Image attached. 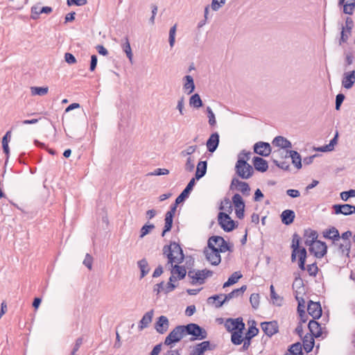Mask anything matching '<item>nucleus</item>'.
<instances>
[{
    "instance_id": "nucleus-3",
    "label": "nucleus",
    "mask_w": 355,
    "mask_h": 355,
    "mask_svg": "<svg viewBox=\"0 0 355 355\" xmlns=\"http://www.w3.org/2000/svg\"><path fill=\"white\" fill-rule=\"evenodd\" d=\"M213 274L214 272L208 269L189 270L187 272V276L190 279V284L194 286L205 284L206 279L211 277Z\"/></svg>"
},
{
    "instance_id": "nucleus-25",
    "label": "nucleus",
    "mask_w": 355,
    "mask_h": 355,
    "mask_svg": "<svg viewBox=\"0 0 355 355\" xmlns=\"http://www.w3.org/2000/svg\"><path fill=\"white\" fill-rule=\"evenodd\" d=\"M323 236L326 239L332 240L334 244H336V241H338L340 239L338 230L334 227H332L330 229L325 230L323 232Z\"/></svg>"
},
{
    "instance_id": "nucleus-30",
    "label": "nucleus",
    "mask_w": 355,
    "mask_h": 355,
    "mask_svg": "<svg viewBox=\"0 0 355 355\" xmlns=\"http://www.w3.org/2000/svg\"><path fill=\"white\" fill-rule=\"evenodd\" d=\"M207 166V163L206 161H200L198 162L195 174V179L200 180L206 174Z\"/></svg>"
},
{
    "instance_id": "nucleus-18",
    "label": "nucleus",
    "mask_w": 355,
    "mask_h": 355,
    "mask_svg": "<svg viewBox=\"0 0 355 355\" xmlns=\"http://www.w3.org/2000/svg\"><path fill=\"white\" fill-rule=\"evenodd\" d=\"M196 181L195 178H192L185 189L182 191V193L177 197L175 199L176 204H180L183 202L187 198H188L191 191L193 190V188L195 185Z\"/></svg>"
},
{
    "instance_id": "nucleus-23",
    "label": "nucleus",
    "mask_w": 355,
    "mask_h": 355,
    "mask_svg": "<svg viewBox=\"0 0 355 355\" xmlns=\"http://www.w3.org/2000/svg\"><path fill=\"white\" fill-rule=\"evenodd\" d=\"M252 162L254 168L258 171L266 172L268 168L267 161L260 157H254Z\"/></svg>"
},
{
    "instance_id": "nucleus-62",
    "label": "nucleus",
    "mask_w": 355,
    "mask_h": 355,
    "mask_svg": "<svg viewBox=\"0 0 355 355\" xmlns=\"http://www.w3.org/2000/svg\"><path fill=\"white\" fill-rule=\"evenodd\" d=\"M270 297H271V299L274 300V303H277V304H279V303L278 302V300L281 301V299H280L279 296L275 293V288H274L273 285H271L270 286Z\"/></svg>"
},
{
    "instance_id": "nucleus-55",
    "label": "nucleus",
    "mask_w": 355,
    "mask_h": 355,
    "mask_svg": "<svg viewBox=\"0 0 355 355\" xmlns=\"http://www.w3.org/2000/svg\"><path fill=\"white\" fill-rule=\"evenodd\" d=\"M197 149V146H190L187 147L185 150L181 151L180 155L182 157L191 156Z\"/></svg>"
},
{
    "instance_id": "nucleus-26",
    "label": "nucleus",
    "mask_w": 355,
    "mask_h": 355,
    "mask_svg": "<svg viewBox=\"0 0 355 355\" xmlns=\"http://www.w3.org/2000/svg\"><path fill=\"white\" fill-rule=\"evenodd\" d=\"M272 144L284 149L292 147L291 142L282 136L276 137L272 141Z\"/></svg>"
},
{
    "instance_id": "nucleus-32",
    "label": "nucleus",
    "mask_w": 355,
    "mask_h": 355,
    "mask_svg": "<svg viewBox=\"0 0 355 355\" xmlns=\"http://www.w3.org/2000/svg\"><path fill=\"white\" fill-rule=\"evenodd\" d=\"M138 267L140 269V278H144L150 271L148 263L146 259H142L137 262Z\"/></svg>"
},
{
    "instance_id": "nucleus-36",
    "label": "nucleus",
    "mask_w": 355,
    "mask_h": 355,
    "mask_svg": "<svg viewBox=\"0 0 355 355\" xmlns=\"http://www.w3.org/2000/svg\"><path fill=\"white\" fill-rule=\"evenodd\" d=\"M185 83L184 84V89L188 90V94L192 93L195 89V85L193 78L191 76L187 75L184 76Z\"/></svg>"
},
{
    "instance_id": "nucleus-51",
    "label": "nucleus",
    "mask_w": 355,
    "mask_h": 355,
    "mask_svg": "<svg viewBox=\"0 0 355 355\" xmlns=\"http://www.w3.org/2000/svg\"><path fill=\"white\" fill-rule=\"evenodd\" d=\"M340 198L344 201H347L349 198L355 197V190L350 189L347 191H343L340 194Z\"/></svg>"
},
{
    "instance_id": "nucleus-33",
    "label": "nucleus",
    "mask_w": 355,
    "mask_h": 355,
    "mask_svg": "<svg viewBox=\"0 0 355 355\" xmlns=\"http://www.w3.org/2000/svg\"><path fill=\"white\" fill-rule=\"evenodd\" d=\"M290 157L292 159V163L294 166L300 169L302 168V158L300 155L295 150H290L289 151Z\"/></svg>"
},
{
    "instance_id": "nucleus-60",
    "label": "nucleus",
    "mask_w": 355,
    "mask_h": 355,
    "mask_svg": "<svg viewBox=\"0 0 355 355\" xmlns=\"http://www.w3.org/2000/svg\"><path fill=\"white\" fill-rule=\"evenodd\" d=\"M169 171L166 168H156L153 172L150 173L149 175H168Z\"/></svg>"
},
{
    "instance_id": "nucleus-29",
    "label": "nucleus",
    "mask_w": 355,
    "mask_h": 355,
    "mask_svg": "<svg viewBox=\"0 0 355 355\" xmlns=\"http://www.w3.org/2000/svg\"><path fill=\"white\" fill-rule=\"evenodd\" d=\"M153 315V311L151 310L150 311H148L146 313L141 320L139 322V329H144V328H146L148 324L152 322Z\"/></svg>"
},
{
    "instance_id": "nucleus-53",
    "label": "nucleus",
    "mask_w": 355,
    "mask_h": 355,
    "mask_svg": "<svg viewBox=\"0 0 355 355\" xmlns=\"http://www.w3.org/2000/svg\"><path fill=\"white\" fill-rule=\"evenodd\" d=\"M223 297H224L223 294L215 295L211 297H209L207 299V302L209 304L212 303V304H214L215 305L218 304H220V302H221L223 301V300H222Z\"/></svg>"
},
{
    "instance_id": "nucleus-31",
    "label": "nucleus",
    "mask_w": 355,
    "mask_h": 355,
    "mask_svg": "<svg viewBox=\"0 0 355 355\" xmlns=\"http://www.w3.org/2000/svg\"><path fill=\"white\" fill-rule=\"evenodd\" d=\"M303 347L304 350L309 353L310 352L314 346L313 336L311 335L306 334L303 338Z\"/></svg>"
},
{
    "instance_id": "nucleus-16",
    "label": "nucleus",
    "mask_w": 355,
    "mask_h": 355,
    "mask_svg": "<svg viewBox=\"0 0 355 355\" xmlns=\"http://www.w3.org/2000/svg\"><path fill=\"white\" fill-rule=\"evenodd\" d=\"M178 264L179 263L173 265V263H169V265L166 264V267L168 268L171 274L175 275L177 279L180 280L184 279L187 275V270L184 266H179Z\"/></svg>"
},
{
    "instance_id": "nucleus-48",
    "label": "nucleus",
    "mask_w": 355,
    "mask_h": 355,
    "mask_svg": "<svg viewBox=\"0 0 355 355\" xmlns=\"http://www.w3.org/2000/svg\"><path fill=\"white\" fill-rule=\"evenodd\" d=\"M258 333L259 329L256 327L252 325L248 328V330L245 334V338L251 340L253 337L257 336Z\"/></svg>"
},
{
    "instance_id": "nucleus-57",
    "label": "nucleus",
    "mask_w": 355,
    "mask_h": 355,
    "mask_svg": "<svg viewBox=\"0 0 355 355\" xmlns=\"http://www.w3.org/2000/svg\"><path fill=\"white\" fill-rule=\"evenodd\" d=\"M300 237L298 236V234H294L293 236L292 245H291L292 249H295V250L300 249Z\"/></svg>"
},
{
    "instance_id": "nucleus-63",
    "label": "nucleus",
    "mask_w": 355,
    "mask_h": 355,
    "mask_svg": "<svg viewBox=\"0 0 355 355\" xmlns=\"http://www.w3.org/2000/svg\"><path fill=\"white\" fill-rule=\"evenodd\" d=\"M342 27L347 29L348 31H352L354 27V21L351 17H347L345 25H342Z\"/></svg>"
},
{
    "instance_id": "nucleus-38",
    "label": "nucleus",
    "mask_w": 355,
    "mask_h": 355,
    "mask_svg": "<svg viewBox=\"0 0 355 355\" xmlns=\"http://www.w3.org/2000/svg\"><path fill=\"white\" fill-rule=\"evenodd\" d=\"M243 330L235 331L232 333L231 341L233 344L239 345H241L243 340L242 338Z\"/></svg>"
},
{
    "instance_id": "nucleus-43",
    "label": "nucleus",
    "mask_w": 355,
    "mask_h": 355,
    "mask_svg": "<svg viewBox=\"0 0 355 355\" xmlns=\"http://www.w3.org/2000/svg\"><path fill=\"white\" fill-rule=\"evenodd\" d=\"M32 95L44 96L48 93L47 87H32L31 88Z\"/></svg>"
},
{
    "instance_id": "nucleus-42",
    "label": "nucleus",
    "mask_w": 355,
    "mask_h": 355,
    "mask_svg": "<svg viewBox=\"0 0 355 355\" xmlns=\"http://www.w3.org/2000/svg\"><path fill=\"white\" fill-rule=\"evenodd\" d=\"M289 353L292 355H302V346L300 343L293 344L289 349Z\"/></svg>"
},
{
    "instance_id": "nucleus-13",
    "label": "nucleus",
    "mask_w": 355,
    "mask_h": 355,
    "mask_svg": "<svg viewBox=\"0 0 355 355\" xmlns=\"http://www.w3.org/2000/svg\"><path fill=\"white\" fill-rule=\"evenodd\" d=\"M168 327L169 321L166 316L161 315L157 318V320L155 323V329L157 333L164 334L168 331Z\"/></svg>"
},
{
    "instance_id": "nucleus-34",
    "label": "nucleus",
    "mask_w": 355,
    "mask_h": 355,
    "mask_svg": "<svg viewBox=\"0 0 355 355\" xmlns=\"http://www.w3.org/2000/svg\"><path fill=\"white\" fill-rule=\"evenodd\" d=\"M242 274L239 271L234 272L228 278L227 281L224 283L223 288H226L236 284L242 277Z\"/></svg>"
},
{
    "instance_id": "nucleus-41",
    "label": "nucleus",
    "mask_w": 355,
    "mask_h": 355,
    "mask_svg": "<svg viewBox=\"0 0 355 355\" xmlns=\"http://www.w3.org/2000/svg\"><path fill=\"white\" fill-rule=\"evenodd\" d=\"M232 202L235 207V209L245 208V202L239 193H235L232 197Z\"/></svg>"
},
{
    "instance_id": "nucleus-1",
    "label": "nucleus",
    "mask_w": 355,
    "mask_h": 355,
    "mask_svg": "<svg viewBox=\"0 0 355 355\" xmlns=\"http://www.w3.org/2000/svg\"><path fill=\"white\" fill-rule=\"evenodd\" d=\"M250 152L242 150L239 155L238 160L235 165L236 173L242 179L248 180L254 173L252 166L247 162L250 159Z\"/></svg>"
},
{
    "instance_id": "nucleus-11",
    "label": "nucleus",
    "mask_w": 355,
    "mask_h": 355,
    "mask_svg": "<svg viewBox=\"0 0 355 355\" xmlns=\"http://www.w3.org/2000/svg\"><path fill=\"white\" fill-rule=\"evenodd\" d=\"M247 286L243 285L241 288L233 290L228 294L224 295V298L223 301L220 302L218 304H216V308L221 307L226 302H228L232 298L237 297L240 295H242L243 293L246 291Z\"/></svg>"
},
{
    "instance_id": "nucleus-7",
    "label": "nucleus",
    "mask_w": 355,
    "mask_h": 355,
    "mask_svg": "<svg viewBox=\"0 0 355 355\" xmlns=\"http://www.w3.org/2000/svg\"><path fill=\"white\" fill-rule=\"evenodd\" d=\"M216 246L207 245L204 250L206 259L213 266H218L221 261V257Z\"/></svg>"
},
{
    "instance_id": "nucleus-40",
    "label": "nucleus",
    "mask_w": 355,
    "mask_h": 355,
    "mask_svg": "<svg viewBox=\"0 0 355 355\" xmlns=\"http://www.w3.org/2000/svg\"><path fill=\"white\" fill-rule=\"evenodd\" d=\"M173 217L171 216V214H168V215L165 214V218H164L165 224H164V227L163 232L162 233V236H164L166 232H169L171 230L172 225H173Z\"/></svg>"
},
{
    "instance_id": "nucleus-24",
    "label": "nucleus",
    "mask_w": 355,
    "mask_h": 355,
    "mask_svg": "<svg viewBox=\"0 0 355 355\" xmlns=\"http://www.w3.org/2000/svg\"><path fill=\"white\" fill-rule=\"evenodd\" d=\"M334 214L336 215L343 214L345 216H349L352 214L351 205L343 204V205H333Z\"/></svg>"
},
{
    "instance_id": "nucleus-47",
    "label": "nucleus",
    "mask_w": 355,
    "mask_h": 355,
    "mask_svg": "<svg viewBox=\"0 0 355 355\" xmlns=\"http://www.w3.org/2000/svg\"><path fill=\"white\" fill-rule=\"evenodd\" d=\"M344 55H345V67L351 65L354 60H355V58H354V53L353 52H351V51H345L344 53Z\"/></svg>"
},
{
    "instance_id": "nucleus-28",
    "label": "nucleus",
    "mask_w": 355,
    "mask_h": 355,
    "mask_svg": "<svg viewBox=\"0 0 355 355\" xmlns=\"http://www.w3.org/2000/svg\"><path fill=\"white\" fill-rule=\"evenodd\" d=\"M304 237L306 238L304 244L308 246L318 241V233L314 230H306L304 232Z\"/></svg>"
},
{
    "instance_id": "nucleus-64",
    "label": "nucleus",
    "mask_w": 355,
    "mask_h": 355,
    "mask_svg": "<svg viewBox=\"0 0 355 355\" xmlns=\"http://www.w3.org/2000/svg\"><path fill=\"white\" fill-rule=\"evenodd\" d=\"M64 60L69 64H75L76 62L75 56L70 53H66L64 54Z\"/></svg>"
},
{
    "instance_id": "nucleus-35",
    "label": "nucleus",
    "mask_w": 355,
    "mask_h": 355,
    "mask_svg": "<svg viewBox=\"0 0 355 355\" xmlns=\"http://www.w3.org/2000/svg\"><path fill=\"white\" fill-rule=\"evenodd\" d=\"M123 51L125 53L130 62H132L133 54L130 47V44L128 37H125L123 40V42L121 44Z\"/></svg>"
},
{
    "instance_id": "nucleus-45",
    "label": "nucleus",
    "mask_w": 355,
    "mask_h": 355,
    "mask_svg": "<svg viewBox=\"0 0 355 355\" xmlns=\"http://www.w3.org/2000/svg\"><path fill=\"white\" fill-rule=\"evenodd\" d=\"M195 168V158L193 157L189 156L187 159V162L184 165L185 171L188 172L193 171Z\"/></svg>"
},
{
    "instance_id": "nucleus-37",
    "label": "nucleus",
    "mask_w": 355,
    "mask_h": 355,
    "mask_svg": "<svg viewBox=\"0 0 355 355\" xmlns=\"http://www.w3.org/2000/svg\"><path fill=\"white\" fill-rule=\"evenodd\" d=\"M351 31H348L346 28L342 27L340 32V37L338 40V44L340 46L343 45L345 43H347L349 37L352 35Z\"/></svg>"
},
{
    "instance_id": "nucleus-44",
    "label": "nucleus",
    "mask_w": 355,
    "mask_h": 355,
    "mask_svg": "<svg viewBox=\"0 0 355 355\" xmlns=\"http://www.w3.org/2000/svg\"><path fill=\"white\" fill-rule=\"evenodd\" d=\"M351 248V242L350 241H345L344 243H340L339 245L338 249L342 253V254H346L349 256Z\"/></svg>"
},
{
    "instance_id": "nucleus-22",
    "label": "nucleus",
    "mask_w": 355,
    "mask_h": 355,
    "mask_svg": "<svg viewBox=\"0 0 355 355\" xmlns=\"http://www.w3.org/2000/svg\"><path fill=\"white\" fill-rule=\"evenodd\" d=\"M310 334L313 337L318 338L322 336V327L320 324L315 321V320H311L309 322L308 324Z\"/></svg>"
},
{
    "instance_id": "nucleus-49",
    "label": "nucleus",
    "mask_w": 355,
    "mask_h": 355,
    "mask_svg": "<svg viewBox=\"0 0 355 355\" xmlns=\"http://www.w3.org/2000/svg\"><path fill=\"white\" fill-rule=\"evenodd\" d=\"M206 112L207 113V116L209 118V124L211 126H214L216 123L215 114L213 112L211 108L210 107H207Z\"/></svg>"
},
{
    "instance_id": "nucleus-14",
    "label": "nucleus",
    "mask_w": 355,
    "mask_h": 355,
    "mask_svg": "<svg viewBox=\"0 0 355 355\" xmlns=\"http://www.w3.org/2000/svg\"><path fill=\"white\" fill-rule=\"evenodd\" d=\"M307 311L313 320L318 319L322 315V308L320 302L309 301L307 305Z\"/></svg>"
},
{
    "instance_id": "nucleus-58",
    "label": "nucleus",
    "mask_w": 355,
    "mask_h": 355,
    "mask_svg": "<svg viewBox=\"0 0 355 355\" xmlns=\"http://www.w3.org/2000/svg\"><path fill=\"white\" fill-rule=\"evenodd\" d=\"M93 258L89 254H87L83 261V264L89 269L92 268Z\"/></svg>"
},
{
    "instance_id": "nucleus-9",
    "label": "nucleus",
    "mask_w": 355,
    "mask_h": 355,
    "mask_svg": "<svg viewBox=\"0 0 355 355\" xmlns=\"http://www.w3.org/2000/svg\"><path fill=\"white\" fill-rule=\"evenodd\" d=\"M309 252L316 257V258H322L323 257L327 251V246L324 242L321 241H316L312 244L309 245Z\"/></svg>"
},
{
    "instance_id": "nucleus-17",
    "label": "nucleus",
    "mask_w": 355,
    "mask_h": 355,
    "mask_svg": "<svg viewBox=\"0 0 355 355\" xmlns=\"http://www.w3.org/2000/svg\"><path fill=\"white\" fill-rule=\"evenodd\" d=\"M355 83V71L352 70L343 73L342 85L347 89H351Z\"/></svg>"
},
{
    "instance_id": "nucleus-20",
    "label": "nucleus",
    "mask_w": 355,
    "mask_h": 355,
    "mask_svg": "<svg viewBox=\"0 0 355 355\" xmlns=\"http://www.w3.org/2000/svg\"><path fill=\"white\" fill-rule=\"evenodd\" d=\"M219 144V135L218 132H214L210 135L207 141V148L209 152L214 153L218 148Z\"/></svg>"
},
{
    "instance_id": "nucleus-2",
    "label": "nucleus",
    "mask_w": 355,
    "mask_h": 355,
    "mask_svg": "<svg viewBox=\"0 0 355 355\" xmlns=\"http://www.w3.org/2000/svg\"><path fill=\"white\" fill-rule=\"evenodd\" d=\"M163 254L168 258L167 265L169 263H181L184 259V255L180 245L175 243H171L169 245L163 248Z\"/></svg>"
},
{
    "instance_id": "nucleus-52",
    "label": "nucleus",
    "mask_w": 355,
    "mask_h": 355,
    "mask_svg": "<svg viewBox=\"0 0 355 355\" xmlns=\"http://www.w3.org/2000/svg\"><path fill=\"white\" fill-rule=\"evenodd\" d=\"M154 228H155V225L153 224L144 225L140 230V237L143 238L144 236L147 235Z\"/></svg>"
},
{
    "instance_id": "nucleus-4",
    "label": "nucleus",
    "mask_w": 355,
    "mask_h": 355,
    "mask_svg": "<svg viewBox=\"0 0 355 355\" xmlns=\"http://www.w3.org/2000/svg\"><path fill=\"white\" fill-rule=\"evenodd\" d=\"M186 335H191L193 338L191 340H203L207 337V331L198 324L195 323H190L184 325Z\"/></svg>"
},
{
    "instance_id": "nucleus-8",
    "label": "nucleus",
    "mask_w": 355,
    "mask_h": 355,
    "mask_svg": "<svg viewBox=\"0 0 355 355\" xmlns=\"http://www.w3.org/2000/svg\"><path fill=\"white\" fill-rule=\"evenodd\" d=\"M218 221V224L225 232H231L236 227L235 222L230 218L229 214L226 213L219 212Z\"/></svg>"
},
{
    "instance_id": "nucleus-46",
    "label": "nucleus",
    "mask_w": 355,
    "mask_h": 355,
    "mask_svg": "<svg viewBox=\"0 0 355 355\" xmlns=\"http://www.w3.org/2000/svg\"><path fill=\"white\" fill-rule=\"evenodd\" d=\"M259 295L258 293H252L250 297V302L253 309H257L259 306Z\"/></svg>"
},
{
    "instance_id": "nucleus-15",
    "label": "nucleus",
    "mask_w": 355,
    "mask_h": 355,
    "mask_svg": "<svg viewBox=\"0 0 355 355\" xmlns=\"http://www.w3.org/2000/svg\"><path fill=\"white\" fill-rule=\"evenodd\" d=\"M254 151L259 155L267 157L271 153V147L268 143L259 141L254 144Z\"/></svg>"
},
{
    "instance_id": "nucleus-39",
    "label": "nucleus",
    "mask_w": 355,
    "mask_h": 355,
    "mask_svg": "<svg viewBox=\"0 0 355 355\" xmlns=\"http://www.w3.org/2000/svg\"><path fill=\"white\" fill-rule=\"evenodd\" d=\"M189 104L195 108H199L202 106V101L198 94H194L191 96Z\"/></svg>"
},
{
    "instance_id": "nucleus-27",
    "label": "nucleus",
    "mask_w": 355,
    "mask_h": 355,
    "mask_svg": "<svg viewBox=\"0 0 355 355\" xmlns=\"http://www.w3.org/2000/svg\"><path fill=\"white\" fill-rule=\"evenodd\" d=\"M295 216V212L293 210L286 209L283 211L281 214L282 222L284 224L288 225L293 222Z\"/></svg>"
},
{
    "instance_id": "nucleus-21",
    "label": "nucleus",
    "mask_w": 355,
    "mask_h": 355,
    "mask_svg": "<svg viewBox=\"0 0 355 355\" xmlns=\"http://www.w3.org/2000/svg\"><path fill=\"white\" fill-rule=\"evenodd\" d=\"M212 348L210 347V342L209 341H203L199 344H197L193 349L192 350L191 354V355H203L204 353L207 350H211Z\"/></svg>"
},
{
    "instance_id": "nucleus-6",
    "label": "nucleus",
    "mask_w": 355,
    "mask_h": 355,
    "mask_svg": "<svg viewBox=\"0 0 355 355\" xmlns=\"http://www.w3.org/2000/svg\"><path fill=\"white\" fill-rule=\"evenodd\" d=\"M208 245L216 246L219 252H225L227 251H232V247L229 245L227 241L220 236H211L208 240Z\"/></svg>"
},
{
    "instance_id": "nucleus-12",
    "label": "nucleus",
    "mask_w": 355,
    "mask_h": 355,
    "mask_svg": "<svg viewBox=\"0 0 355 355\" xmlns=\"http://www.w3.org/2000/svg\"><path fill=\"white\" fill-rule=\"evenodd\" d=\"M263 331L269 337L278 332L279 326L276 321L263 322L261 323Z\"/></svg>"
},
{
    "instance_id": "nucleus-56",
    "label": "nucleus",
    "mask_w": 355,
    "mask_h": 355,
    "mask_svg": "<svg viewBox=\"0 0 355 355\" xmlns=\"http://www.w3.org/2000/svg\"><path fill=\"white\" fill-rule=\"evenodd\" d=\"M225 3V0H212L211 2V8L214 11L218 10Z\"/></svg>"
},
{
    "instance_id": "nucleus-61",
    "label": "nucleus",
    "mask_w": 355,
    "mask_h": 355,
    "mask_svg": "<svg viewBox=\"0 0 355 355\" xmlns=\"http://www.w3.org/2000/svg\"><path fill=\"white\" fill-rule=\"evenodd\" d=\"M345 99V95L343 94H338L336 97V110H339L341 104Z\"/></svg>"
},
{
    "instance_id": "nucleus-50",
    "label": "nucleus",
    "mask_w": 355,
    "mask_h": 355,
    "mask_svg": "<svg viewBox=\"0 0 355 355\" xmlns=\"http://www.w3.org/2000/svg\"><path fill=\"white\" fill-rule=\"evenodd\" d=\"M342 6H343V12L345 14L352 15L354 13L355 6L352 3L345 2Z\"/></svg>"
},
{
    "instance_id": "nucleus-59",
    "label": "nucleus",
    "mask_w": 355,
    "mask_h": 355,
    "mask_svg": "<svg viewBox=\"0 0 355 355\" xmlns=\"http://www.w3.org/2000/svg\"><path fill=\"white\" fill-rule=\"evenodd\" d=\"M296 300L298 302V306H297V311L298 313H302L304 311H305V300L302 297H296Z\"/></svg>"
},
{
    "instance_id": "nucleus-54",
    "label": "nucleus",
    "mask_w": 355,
    "mask_h": 355,
    "mask_svg": "<svg viewBox=\"0 0 355 355\" xmlns=\"http://www.w3.org/2000/svg\"><path fill=\"white\" fill-rule=\"evenodd\" d=\"M306 270L309 275L313 277H315L318 272V268L317 266L316 263L308 265L306 266Z\"/></svg>"
},
{
    "instance_id": "nucleus-19",
    "label": "nucleus",
    "mask_w": 355,
    "mask_h": 355,
    "mask_svg": "<svg viewBox=\"0 0 355 355\" xmlns=\"http://www.w3.org/2000/svg\"><path fill=\"white\" fill-rule=\"evenodd\" d=\"M232 186H235L236 189L244 196H248L250 194V188L249 184L245 182L241 181L236 178H233L232 180L231 187Z\"/></svg>"
},
{
    "instance_id": "nucleus-10",
    "label": "nucleus",
    "mask_w": 355,
    "mask_h": 355,
    "mask_svg": "<svg viewBox=\"0 0 355 355\" xmlns=\"http://www.w3.org/2000/svg\"><path fill=\"white\" fill-rule=\"evenodd\" d=\"M225 327L227 331L232 333L235 331L243 330L245 329V323L241 318L235 319L228 318L225 321Z\"/></svg>"
},
{
    "instance_id": "nucleus-5",
    "label": "nucleus",
    "mask_w": 355,
    "mask_h": 355,
    "mask_svg": "<svg viewBox=\"0 0 355 355\" xmlns=\"http://www.w3.org/2000/svg\"><path fill=\"white\" fill-rule=\"evenodd\" d=\"M184 325H178L175 327L166 337L164 345H171L173 343H178L186 336Z\"/></svg>"
}]
</instances>
